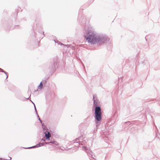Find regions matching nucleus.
<instances>
[{
    "label": "nucleus",
    "mask_w": 160,
    "mask_h": 160,
    "mask_svg": "<svg viewBox=\"0 0 160 160\" xmlns=\"http://www.w3.org/2000/svg\"><path fill=\"white\" fill-rule=\"evenodd\" d=\"M84 37L88 42L91 44H95L99 40V37L92 28L89 29Z\"/></svg>",
    "instance_id": "f257e3e1"
},
{
    "label": "nucleus",
    "mask_w": 160,
    "mask_h": 160,
    "mask_svg": "<svg viewBox=\"0 0 160 160\" xmlns=\"http://www.w3.org/2000/svg\"><path fill=\"white\" fill-rule=\"evenodd\" d=\"M95 118L98 121H100L102 119V113L100 108L96 107L95 108Z\"/></svg>",
    "instance_id": "f03ea898"
},
{
    "label": "nucleus",
    "mask_w": 160,
    "mask_h": 160,
    "mask_svg": "<svg viewBox=\"0 0 160 160\" xmlns=\"http://www.w3.org/2000/svg\"><path fill=\"white\" fill-rule=\"evenodd\" d=\"M45 137L47 139H49L50 137H51V134L50 133L48 132L45 133Z\"/></svg>",
    "instance_id": "7ed1b4c3"
},
{
    "label": "nucleus",
    "mask_w": 160,
    "mask_h": 160,
    "mask_svg": "<svg viewBox=\"0 0 160 160\" xmlns=\"http://www.w3.org/2000/svg\"><path fill=\"white\" fill-rule=\"evenodd\" d=\"M43 87V85L42 82H41L39 85V86H38V89H41Z\"/></svg>",
    "instance_id": "20e7f679"
},
{
    "label": "nucleus",
    "mask_w": 160,
    "mask_h": 160,
    "mask_svg": "<svg viewBox=\"0 0 160 160\" xmlns=\"http://www.w3.org/2000/svg\"><path fill=\"white\" fill-rule=\"evenodd\" d=\"M11 159V158L10 157V158H9V159H8V160H10Z\"/></svg>",
    "instance_id": "39448f33"
}]
</instances>
